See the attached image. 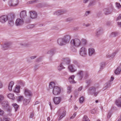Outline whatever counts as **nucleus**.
I'll return each instance as SVG.
<instances>
[{
    "mask_svg": "<svg viewBox=\"0 0 121 121\" xmlns=\"http://www.w3.org/2000/svg\"><path fill=\"white\" fill-rule=\"evenodd\" d=\"M15 17V15L13 13L9 14V18L8 19L9 25L10 26H13L14 25L13 20Z\"/></svg>",
    "mask_w": 121,
    "mask_h": 121,
    "instance_id": "1",
    "label": "nucleus"
},
{
    "mask_svg": "<svg viewBox=\"0 0 121 121\" xmlns=\"http://www.w3.org/2000/svg\"><path fill=\"white\" fill-rule=\"evenodd\" d=\"M70 44L71 45L78 47L80 46L81 44V42L79 39H75L71 40Z\"/></svg>",
    "mask_w": 121,
    "mask_h": 121,
    "instance_id": "2",
    "label": "nucleus"
},
{
    "mask_svg": "<svg viewBox=\"0 0 121 121\" xmlns=\"http://www.w3.org/2000/svg\"><path fill=\"white\" fill-rule=\"evenodd\" d=\"M80 54L83 57L86 56L87 55L86 50L84 47L81 48L79 50Z\"/></svg>",
    "mask_w": 121,
    "mask_h": 121,
    "instance_id": "3",
    "label": "nucleus"
},
{
    "mask_svg": "<svg viewBox=\"0 0 121 121\" xmlns=\"http://www.w3.org/2000/svg\"><path fill=\"white\" fill-rule=\"evenodd\" d=\"M61 92L60 89L59 87L56 86L53 89L52 92L55 95H56L59 94Z\"/></svg>",
    "mask_w": 121,
    "mask_h": 121,
    "instance_id": "4",
    "label": "nucleus"
},
{
    "mask_svg": "<svg viewBox=\"0 0 121 121\" xmlns=\"http://www.w3.org/2000/svg\"><path fill=\"white\" fill-rule=\"evenodd\" d=\"M8 18L9 14L8 15H2L0 17V22L2 23H4L8 21Z\"/></svg>",
    "mask_w": 121,
    "mask_h": 121,
    "instance_id": "5",
    "label": "nucleus"
},
{
    "mask_svg": "<svg viewBox=\"0 0 121 121\" xmlns=\"http://www.w3.org/2000/svg\"><path fill=\"white\" fill-rule=\"evenodd\" d=\"M18 0H10L9 2V4L11 6H14L17 5L18 3Z\"/></svg>",
    "mask_w": 121,
    "mask_h": 121,
    "instance_id": "6",
    "label": "nucleus"
},
{
    "mask_svg": "<svg viewBox=\"0 0 121 121\" xmlns=\"http://www.w3.org/2000/svg\"><path fill=\"white\" fill-rule=\"evenodd\" d=\"M104 33L103 29L101 28H99L97 29L95 33L96 37H98L102 34Z\"/></svg>",
    "mask_w": 121,
    "mask_h": 121,
    "instance_id": "7",
    "label": "nucleus"
},
{
    "mask_svg": "<svg viewBox=\"0 0 121 121\" xmlns=\"http://www.w3.org/2000/svg\"><path fill=\"white\" fill-rule=\"evenodd\" d=\"M24 22L23 19L18 18L17 19L16 21L15 25L17 26H20L23 24Z\"/></svg>",
    "mask_w": 121,
    "mask_h": 121,
    "instance_id": "8",
    "label": "nucleus"
},
{
    "mask_svg": "<svg viewBox=\"0 0 121 121\" xmlns=\"http://www.w3.org/2000/svg\"><path fill=\"white\" fill-rule=\"evenodd\" d=\"M68 68L69 71L71 72H73L76 71L77 70L75 66L72 64L69 65Z\"/></svg>",
    "mask_w": 121,
    "mask_h": 121,
    "instance_id": "9",
    "label": "nucleus"
},
{
    "mask_svg": "<svg viewBox=\"0 0 121 121\" xmlns=\"http://www.w3.org/2000/svg\"><path fill=\"white\" fill-rule=\"evenodd\" d=\"M57 43L60 46H63L66 45L62 38L58 39L57 40Z\"/></svg>",
    "mask_w": 121,
    "mask_h": 121,
    "instance_id": "10",
    "label": "nucleus"
},
{
    "mask_svg": "<svg viewBox=\"0 0 121 121\" xmlns=\"http://www.w3.org/2000/svg\"><path fill=\"white\" fill-rule=\"evenodd\" d=\"M31 18L33 19L36 18L37 17V14L36 12L34 11H31L30 12Z\"/></svg>",
    "mask_w": 121,
    "mask_h": 121,
    "instance_id": "11",
    "label": "nucleus"
},
{
    "mask_svg": "<svg viewBox=\"0 0 121 121\" xmlns=\"http://www.w3.org/2000/svg\"><path fill=\"white\" fill-rule=\"evenodd\" d=\"M61 100L60 97H55L53 99V100L54 103L56 104H59Z\"/></svg>",
    "mask_w": 121,
    "mask_h": 121,
    "instance_id": "12",
    "label": "nucleus"
},
{
    "mask_svg": "<svg viewBox=\"0 0 121 121\" xmlns=\"http://www.w3.org/2000/svg\"><path fill=\"white\" fill-rule=\"evenodd\" d=\"M62 38L66 44L69 42L70 39V37L69 35H67L64 36Z\"/></svg>",
    "mask_w": 121,
    "mask_h": 121,
    "instance_id": "13",
    "label": "nucleus"
},
{
    "mask_svg": "<svg viewBox=\"0 0 121 121\" xmlns=\"http://www.w3.org/2000/svg\"><path fill=\"white\" fill-rule=\"evenodd\" d=\"M1 105L4 108L8 107L9 106L8 102L7 100H4L1 103Z\"/></svg>",
    "mask_w": 121,
    "mask_h": 121,
    "instance_id": "14",
    "label": "nucleus"
},
{
    "mask_svg": "<svg viewBox=\"0 0 121 121\" xmlns=\"http://www.w3.org/2000/svg\"><path fill=\"white\" fill-rule=\"evenodd\" d=\"M24 93L25 95L26 96H30L32 95L31 91L26 88L24 89Z\"/></svg>",
    "mask_w": 121,
    "mask_h": 121,
    "instance_id": "15",
    "label": "nucleus"
},
{
    "mask_svg": "<svg viewBox=\"0 0 121 121\" xmlns=\"http://www.w3.org/2000/svg\"><path fill=\"white\" fill-rule=\"evenodd\" d=\"M96 89L94 87H91L88 90V92L89 93H90L91 95H92L95 92Z\"/></svg>",
    "mask_w": 121,
    "mask_h": 121,
    "instance_id": "16",
    "label": "nucleus"
},
{
    "mask_svg": "<svg viewBox=\"0 0 121 121\" xmlns=\"http://www.w3.org/2000/svg\"><path fill=\"white\" fill-rule=\"evenodd\" d=\"M88 53L89 55L90 56L94 55L95 54V50L92 48H89L88 49Z\"/></svg>",
    "mask_w": 121,
    "mask_h": 121,
    "instance_id": "17",
    "label": "nucleus"
},
{
    "mask_svg": "<svg viewBox=\"0 0 121 121\" xmlns=\"http://www.w3.org/2000/svg\"><path fill=\"white\" fill-rule=\"evenodd\" d=\"M20 17L21 19H23L26 16V11H21L20 14Z\"/></svg>",
    "mask_w": 121,
    "mask_h": 121,
    "instance_id": "18",
    "label": "nucleus"
},
{
    "mask_svg": "<svg viewBox=\"0 0 121 121\" xmlns=\"http://www.w3.org/2000/svg\"><path fill=\"white\" fill-rule=\"evenodd\" d=\"M70 62V59L68 58H66L62 60V64H69Z\"/></svg>",
    "mask_w": 121,
    "mask_h": 121,
    "instance_id": "19",
    "label": "nucleus"
},
{
    "mask_svg": "<svg viewBox=\"0 0 121 121\" xmlns=\"http://www.w3.org/2000/svg\"><path fill=\"white\" fill-rule=\"evenodd\" d=\"M11 44L9 43H5L3 46L2 49L5 50L6 49L10 48Z\"/></svg>",
    "mask_w": 121,
    "mask_h": 121,
    "instance_id": "20",
    "label": "nucleus"
},
{
    "mask_svg": "<svg viewBox=\"0 0 121 121\" xmlns=\"http://www.w3.org/2000/svg\"><path fill=\"white\" fill-rule=\"evenodd\" d=\"M116 104L119 107H121V98H120L116 100Z\"/></svg>",
    "mask_w": 121,
    "mask_h": 121,
    "instance_id": "21",
    "label": "nucleus"
},
{
    "mask_svg": "<svg viewBox=\"0 0 121 121\" xmlns=\"http://www.w3.org/2000/svg\"><path fill=\"white\" fill-rule=\"evenodd\" d=\"M121 71V64L120 66H118L117 68L115 70V73L116 74H119Z\"/></svg>",
    "mask_w": 121,
    "mask_h": 121,
    "instance_id": "22",
    "label": "nucleus"
},
{
    "mask_svg": "<svg viewBox=\"0 0 121 121\" xmlns=\"http://www.w3.org/2000/svg\"><path fill=\"white\" fill-rule=\"evenodd\" d=\"M104 13L105 15H107L110 14L112 13L109 9L108 8L104 9L103 10Z\"/></svg>",
    "mask_w": 121,
    "mask_h": 121,
    "instance_id": "23",
    "label": "nucleus"
},
{
    "mask_svg": "<svg viewBox=\"0 0 121 121\" xmlns=\"http://www.w3.org/2000/svg\"><path fill=\"white\" fill-rule=\"evenodd\" d=\"M55 49H53L50 50L48 52V54H49L50 56H52L55 53Z\"/></svg>",
    "mask_w": 121,
    "mask_h": 121,
    "instance_id": "24",
    "label": "nucleus"
},
{
    "mask_svg": "<svg viewBox=\"0 0 121 121\" xmlns=\"http://www.w3.org/2000/svg\"><path fill=\"white\" fill-rule=\"evenodd\" d=\"M96 1L95 0H91L88 4L87 7H88L93 6L95 4Z\"/></svg>",
    "mask_w": 121,
    "mask_h": 121,
    "instance_id": "25",
    "label": "nucleus"
},
{
    "mask_svg": "<svg viewBox=\"0 0 121 121\" xmlns=\"http://www.w3.org/2000/svg\"><path fill=\"white\" fill-rule=\"evenodd\" d=\"M118 52V51H116L112 53L111 54L108 55H107V56L108 58H113L116 55Z\"/></svg>",
    "mask_w": 121,
    "mask_h": 121,
    "instance_id": "26",
    "label": "nucleus"
},
{
    "mask_svg": "<svg viewBox=\"0 0 121 121\" xmlns=\"http://www.w3.org/2000/svg\"><path fill=\"white\" fill-rule=\"evenodd\" d=\"M64 11L61 10H59L55 12L54 14L55 15H60L64 13Z\"/></svg>",
    "mask_w": 121,
    "mask_h": 121,
    "instance_id": "27",
    "label": "nucleus"
},
{
    "mask_svg": "<svg viewBox=\"0 0 121 121\" xmlns=\"http://www.w3.org/2000/svg\"><path fill=\"white\" fill-rule=\"evenodd\" d=\"M75 76L74 75H73L71 76L69 78V81L70 83H76L75 81L74 80V78Z\"/></svg>",
    "mask_w": 121,
    "mask_h": 121,
    "instance_id": "28",
    "label": "nucleus"
},
{
    "mask_svg": "<svg viewBox=\"0 0 121 121\" xmlns=\"http://www.w3.org/2000/svg\"><path fill=\"white\" fill-rule=\"evenodd\" d=\"M14 84L13 81H11L9 83L8 86V89L9 91H11L12 90V88Z\"/></svg>",
    "mask_w": 121,
    "mask_h": 121,
    "instance_id": "29",
    "label": "nucleus"
},
{
    "mask_svg": "<svg viewBox=\"0 0 121 121\" xmlns=\"http://www.w3.org/2000/svg\"><path fill=\"white\" fill-rule=\"evenodd\" d=\"M20 86L19 85H17L16 86L15 89L13 91L14 92L18 93L20 92Z\"/></svg>",
    "mask_w": 121,
    "mask_h": 121,
    "instance_id": "30",
    "label": "nucleus"
},
{
    "mask_svg": "<svg viewBox=\"0 0 121 121\" xmlns=\"http://www.w3.org/2000/svg\"><path fill=\"white\" fill-rule=\"evenodd\" d=\"M110 85L111 84L110 82H108L105 83L104 85V87L103 88V90H104L106 89L110 86Z\"/></svg>",
    "mask_w": 121,
    "mask_h": 121,
    "instance_id": "31",
    "label": "nucleus"
},
{
    "mask_svg": "<svg viewBox=\"0 0 121 121\" xmlns=\"http://www.w3.org/2000/svg\"><path fill=\"white\" fill-rule=\"evenodd\" d=\"M65 111L64 110L63 111L60 115V117L58 119L59 120H60L63 117H65Z\"/></svg>",
    "mask_w": 121,
    "mask_h": 121,
    "instance_id": "32",
    "label": "nucleus"
},
{
    "mask_svg": "<svg viewBox=\"0 0 121 121\" xmlns=\"http://www.w3.org/2000/svg\"><path fill=\"white\" fill-rule=\"evenodd\" d=\"M30 99H24L23 100V104L25 105H26L28 104L30 102Z\"/></svg>",
    "mask_w": 121,
    "mask_h": 121,
    "instance_id": "33",
    "label": "nucleus"
},
{
    "mask_svg": "<svg viewBox=\"0 0 121 121\" xmlns=\"http://www.w3.org/2000/svg\"><path fill=\"white\" fill-rule=\"evenodd\" d=\"M118 34V33L117 32H113L111 33L109 36L110 37H115Z\"/></svg>",
    "mask_w": 121,
    "mask_h": 121,
    "instance_id": "34",
    "label": "nucleus"
},
{
    "mask_svg": "<svg viewBox=\"0 0 121 121\" xmlns=\"http://www.w3.org/2000/svg\"><path fill=\"white\" fill-rule=\"evenodd\" d=\"M62 64V62L60 64L59 66H58L57 67V69L59 71H60L62 69L65 68L64 67L63 65L62 64Z\"/></svg>",
    "mask_w": 121,
    "mask_h": 121,
    "instance_id": "35",
    "label": "nucleus"
},
{
    "mask_svg": "<svg viewBox=\"0 0 121 121\" xmlns=\"http://www.w3.org/2000/svg\"><path fill=\"white\" fill-rule=\"evenodd\" d=\"M55 84L53 82H51L49 84V87L50 89H52L54 88V87H55Z\"/></svg>",
    "mask_w": 121,
    "mask_h": 121,
    "instance_id": "36",
    "label": "nucleus"
},
{
    "mask_svg": "<svg viewBox=\"0 0 121 121\" xmlns=\"http://www.w3.org/2000/svg\"><path fill=\"white\" fill-rule=\"evenodd\" d=\"M8 98L9 99H11L13 100H14L15 98L14 96V95L12 94H9L8 95Z\"/></svg>",
    "mask_w": 121,
    "mask_h": 121,
    "instance_id": "37",
    "label": "nucleus"
},
{
    "mask_svg": "<svg viewBox=\"0 0 121 121\" xmlns=\"http://www.w3.org/2000/svg\"><path fill=\"white\" fill-rule=\"evenodd\" d=\"M82 44L83 45H86L87 43V41L86 40L84 39H82L81 40Z\"/></svg>",
    "mask_w": 121,
    "mask_h": 121,
    "instance_id": "38",
    "label": "nucleus"
},
{
    "mask_svg": "<svg viewBox=\"0 0 121 121\" xmlns=\"http://www.w3.org/2000/svg\"><path fill=\"white\" fill-rule=\"evenodd\" d=\"M73 62L74 64L76 65L78 67L79 66V62L76 60H73Z\"/></svg>",
    "mask_w": 121,
    "mask_h": 121,
    "instance_id": "39",
    "label": "nucleus"
},
{
    "mask_svg": "<svg viewBox=\"0 0 121 121\" xmlns=\"http://www.w3.org/2000/svg\"><path fill=\"white\" fill-rule=\"evenodd\" d=\"M83 72L82 71H79L78 72V74L80 77V79H81L83 77Z\"/></svg>",
    "mask_w": 121,
    "mask_h": 121,
    "instance_id": "40",
    "label": "nucleus"
},
{
    "mask_svg": "<svg viewBox=\"0 0 121 121\" xmlns=\"http://www.w3.org/2000/svg\"><path fill=\"white\" fill-rule=\"evenodd\" d=\"M83 121H90V120L87 116H84L83 117L82 119Z\"/></svg>",
    "mask_w": 121,
    "mask_h": 121,
    "instance_id": "41",
    "label": "nucleus"
},
{
    "mask_svg": "<svg viewBox=\"0 0 121 121\" xmlns=\"http://www.w3.org/2000/svg\"><path fill=\"white\" fill-rule=\"evenodd\" d=\"M84 100V97L83 96H81L80 97V99H79V102L80 103V104L82 103Z\"/></svg>",
    "mask_w": 121,
    "mask_h": 121,
    "instance_id": "42",
    "label": "nucleus"
},
{
    "mask_svg": "<svg viewBox=\"0 0 121 121\" xmlns=\"http://www.w3.org/2000/svg\"><path fill=\"white\" fill-rule=\"evenodd\" d=\"M12 105L15 108V111H16L17 110L18 108V106L16 104H12Z\"/></svg>",
    "mask_w": 121,
    "mask_h": 121,
    "instance_id": "43",
    "label": "nucleus"
},
{
    "mask_svg": "<svg viewBox=\"0 0 121 121\" xmlns=\"http://www.w3.org/2000/svg\"><path fill=\"white\" fill-rule=\"evenodd\" d=\"M73 46L71 45V50L72 52H76L77 51V50Z\"/></svg>",
    "mask_w": 121,
    "mask_h": 121,
    "instance_id": "44",
    "label": "nucleus"
},
{
    "mask_svg": "<svg viewBox=\"0 0 121 121\" xmlns=\"http://www.w3.org/2000/svg\"><path fill=\"white\" fill-rule=\"evenodd\" d=\"M35 25L34 24H29L27 26V28L28 29H31L34 27Z\"/></svg>",
    "mask_w": 121,
    "mask_h": 121,
    "instance_id": "45",
    "label": "nucleus"
},
{
    "mask_svg": "<svg viewBox=\"0 0 121 121\" xmlns=\"http://www.w3.org/2000/svg\"><path fill=\"white\" fill-rule=\"evenodd\" d=\"M23 96H20L18 97L17 98V101H21L23 99Z\"/></svg>",
    "mask_w": 121,
    "mask_h": 121,
    "instance_id": "46",
    "label": "nucleus"
},
{
    "mask_svg": "<svg viewBox=\"0 0 121 121\" xmlns=\"http://www.w3.org/2000/svg\"><path fill=\"white\" fill-rule=\"evenodd\" d=\"M105 65L104 63L102 62L100 63V69H103Z\"/></svg>",
    "mask_w": 121,
    "mask_h": 121,
    "instance_id": "47",
    "label": "nucleus"
},
{
    "mask_svg": "<svg viewBox=\"0 0 121 121\" xmlns=\"http://www.w3.org/2000/svg\"><path fill=\"white\" fill-rule=\"evenodd\" d=\"M10 118L6 117H4L3 119V121H10Z\"/></svg>",
    "mask_w": 121,
    "mask_h": 121,
    "instance_id": "48",
    "label": "nucleus"
},
{
    "mask_svg": "<svg viewBox=\"0 0 121 121\" xmlns=\"http://www.w3.org/2000/svg\"><path fill=\"white\" fill-rule=\"evenodd\" d=\"M116 6L118 9L120 8L121 7V5L119 3L117 2L116 3Z\"/></svg>",
    "mask_w": 121,
    "mask_h": 121,
    "instance_id": "49",
    "label": "nucleus"
},
{
    "mask_svg": "<svg viewBox=\"0 0 121 121\" xmlns=\"http://www.w3.org/2000/svg\"><path fill=\"white\" fill-rule=\"evenodd\" d=\"M71 88L70 86H68L67 87V93L69 94L70 93L71 91Z\"/></svg>",
    "mask_w": 121,
    "mask_h": 121,
    "instance_id": "50",
    "label": "nucleus"
},
{
    "mask_svg": "<svg viewBox=\"0 0 121 121\" xmlns=\"http://www.w3.org/2000/svg\"><path fill=\"white\" fill-rule=\"evenodd\" d=\"M4 96L2 95H0V103H1V101L3 100L4 99Z\"/></svg>",
    "mask_w": 121,
    "mask_h": 121,
    "instance_id": "51",
    "label": "nucleus"
},
{
    "mask_svg": "<svg viewBox=\"0 0 121 121\" xmlns=\"http://www.w3.org/2000/svg\"><path fill=\"white\" fill-rule=\"evenodd\" d=\"M34 112H31L30 113V118H33L34 116Z\"/></svg>",
    "mask_w": 121,
    "mask_h": 121,
    "instance_id": "52",
    "label": "nucleus"
},
{
    "mask_svg": "<svg viewBox=\"0 0 121 121\" xmlns=\"http://www.w3.org/2000/svg\"><path fill=\"white\" fill-rule=\"evenodd\" d=\"M90 112L92 114H94L96 113V111L95 109H93L91 110Z\"/></svg>",
    "mask_w": 121,
    "mask_h": 121,
    "instance_id": "53",
    "label": "nucleus"
},
{
    "mask_svg": "<svg viewBox=\"0 0 121 121\" xmlns=\"http://www.w3.org/2000/svg\"><path fill=\"white\" fill-rule=\"evenodd\" d=\"M112 113L110 112H109L108 113L107 115V117L108 118H110L111 117Z\"/></svg>",
    "mask_w": 121,
    "mask_h": 121,
    "instance_id": "54",
    "label": "nucleus"
},
{
    "mask_svg": "<svg viewBox=\"0 0 121 121\" xmlns=\"http://www.w3.org/2000/svg\"><path fill=\"white\" fill-rule=\"evenodd\" d=\"M73 20V19L71 17H69L67 18L66 20L67 22L71 21Z\"/></svg>",
    "mask_w": 121,
    "mask_h": 121,
    "instance_id": "55",
    "label": "nucleus"
},
{
    "mask_svg": "<svg viewBox=\"0 0 121 121\" xmlns=\"http://www.w3.org/2000/svg\"><path fill=\"white\" fill-rule=\"evenodd\" d=\"M4 113V111L0 108V116H2L3 115Z\"/></svg>",
    "mask_w": 121,
    "mask_h": 121,
    "instance_id": "56",
    "label": "nucleus"
},
{
    "mask_svg": "<svg viewBox=\"0 0 121 121\" xmlns=\"http://www.w3.org/2000/svg\"><path fill=\"white\" fill-rule=\"evenodd\" d=\"M99 91H98L96 92H95L92 95H93L95 96H97L98 94L99 93Z\"/></svg>",
    "mask_w": 121,
    "mask_h": 121,
    "instance_id": "57",
    "label": "nucleus"
},
{
    "mask_svg": "<svg viewBox=\"0 0 121 121\" xmlns=\"http://www.w3.org/2000/svg\"><path fill=\"white\" fill-rule=\"evenodd\" d=\"M90 0H83V3L85 4L87 3Z\"/></svg>",
    "mask_w": 121,
    "mask_h": 121,
    "instance_id": "58",
    "label": "nucleus"
},
{
    "mask_svg": "<svg viewBox=\"0 0 121 121\" xmlns=\"http://www.w3.org/2000/svg\"><path fill=\"white\" fill-rule=\"evenodd\" d=\"M76 115V113L75 112L73 115L70 117L71 119H73L74 118Z\"/></svg>",
    "mask_w": 121,
    "mask_h": 121,
    "instance_id": "59",
    "label": "nucleus"
},
{
    "mask_svg": "<svg viewBox=\"0 0 121 121\" xmlns=\"http://www.w3.org/2000/svg\"><path fill=\"white\" fill-rule=\"evenodd\" d=\"M121 19V14H120L119 15L118 17L117 18L116 21H118L120 19Z\"/></svg>",
    "mask_w": 121,
    "mask_h": 121,
    "instance_id": "60",
    "label": "nucleus"
},
{
    "mask_svg": "<svg viewBox=\"0 0 121 121\" xmlns=\"http://www.w3.org/2000/svg\"><path fill=\"white\" fill-rule=\"evenodd\" d=\"M91 81L90 80H87L86 81V83L88 85H89L91 83Z\"/></svg>",
    "mask_w": 121,
    "mask_h": 121,
    "instance_id": "61",
    "label": "nucleus"
},
{
    "mask_svg": "<svg viewBox=\"0 0 121 121\" xmlns=\"http://www.w3.org/2000/svg\"><path fill=\"white\" fill-rule=\"evenodd\" d=\"M36 57H37L36 56H31V57H30V58L32 60V59H34Z\"/></svg>",
    "mask_w": 121,
    "mask_h": 121,
    "instance_id": "62",
    "label": "nucleus"
},
{
    "mask_svg": "<svg viewBox=\"0 0 121 121\" xmlns=\"http://www.w3.org/2000/svg\"><path fill=\"white\" fill-rule=\"evenodd\" d=\"M90 11H86L85 13V15L86 16H87L90 13Z\"/></svg>",
    "mask_w": 121,
    "mask_h": 121,
    "instance_id": "63",
    "label": "nucleus"
},
{
    "mask_svg": "<svg viewBox=\"0 0 121 121\" xmlns=\"http://www.w3.org/2000/svg\"><path fill=\"white\" fill-rule=\"evenodd\" d=\"M12 110V109L11 108H8L7 110L8 112H11Z\"/></svg>",
    "mask_w": 121,
    "mask_h": 121,
    "instance_id": "64",
    "label": "nucleus"
}]
</instances>
